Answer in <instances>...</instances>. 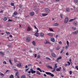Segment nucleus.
<instances>
[{
  "instance_id": "393cba45",
  "label": "nucleus",
  "mask_w": 78,
  "mask_h": 78,
  "mask_svg": "<svg viewBox=\"0 0 78 78\" xmlns=\"http://www.w3.org/2000/svg\"><path fill=\"white\" fill-rule=\"evenodd\" d=\"M35 36L37 37L39 36V34H38V33L37 32H36L35 34Z\"/></svg>"
},
{
  "instance_id": "69168bd1",
  "label": "nucleus",
  "mask_w": 78,
  "mask_h": 78,
  "mask_svg": "<svg viewBox=\"0 0 78 78\" xmlns=\"http://www.w3.org/2000/svg\"><path fill=\"white\" fill-rule=\"evenodd\" d=\"M3 12V10H1L0 12V13H1V12Z\"/></svg>"
},
{
  "instance_id": "bf43d9fd",
  "label": "nucleus",
  "mask_w": 78,
  "mask_h": 78,
  "mask_svg": "<svg viewBox=\"0 0 78 78\" xmlns=\"http://www.w3.org/2000/svg\"><path fill=\"white\" fill-rule=\"evenodd\" d=\"M25 68V69H27V68H28V66L27 65L26 66Z\"/></svg>"
},
{
  "instance_id": "774afa93",
  "label": "nucleus",
  "mask_w": 78,
  "mask_h": 78,
  "mask_svg": "<svg viewBox=\"0 0 78 78\" xmlns=\"http://www.w3.org/2000/svg\"><path fill=\"white\" fill-rule=\"evenodd\" d=\"M25 70H26V72L27 71H28V69H26Z\"/></svg>"
},
{
  "instance_id": "37998d69",
  "label": "nucleus",
  "mask_w": 78,
  "mask_h": 78,
  "mask_svg": "<svg viewBox=\"0 0 78 78\" xmlns=\"http://www.w3.org/2000/svg\"><path fill=\"white\" fill-rule=\"evenodd\" d=\"M60 48L59 47H58L57 48L56 50H58Z\"/></svg>"
},
{
  "instance_id": "473e14b6",
  "label": "nucleus",
  "mask_w": 78,
  "mask_h": 78,
  "mask_svg": "<svg viewBox=\"0 0 78 78\" xmlns=\"http://www.w3.org/2000/svg\"><path fill=\"white\" fill-rule=\"evenodd\" d=\"M0 54L2 55H4V54L2 52H0Z\"/></svg>"
},
{
  "instance_id": "4468645a",
  "label": "nucleus",
  "mask_w": 78,
  "mask_h": 78,
  "mask_svg": "<svg viewBox=\"0 0 78 78\" xmlns=\"http://www.w3.org/2000/svg\"><path fill=\"white\" fill-rule=\"evenodd\" d=\"M70 9L69 8H67L66 9V12H70Z\"/></svg>"
},
{
  "instance_id": "13d9d810",
  "label": "nucleus",
  "mask_w": 78,
  "mask_h": 78,
  "mask_svg": "<svg viewBox=\"0 0 78 78\" xmlns=\"http://www.w3.org/2000/svg\"><path fill=\"white\" fill-rule=\"evenodd\" d=\"M35 58H36V57H37V54H35Z\"/></svg>"
},
{
  "instance_id": "f257e3e1",
  "label": "nucleus",
  "mask_w": 78,
  "mask_h": 78,
  "mask_svg": "<svg viewBox=\"0 0 78 78\" xmlns=\"http://www.w3.org/2000/svg\"><path fill=\"white\" fill-rule=\"evenodd\" d=\"M45 73H46L47 75H51V76L52 77H53V76H54V74H51V73L50 72H46Z\"/></svg>"
},
{
  "instance_id": "864d4df0",
  "label": "nucleus",
  "mask_w": 78,
  "mask_h": 78,
  "mask_svg": "<svg viewBox=\"0 0 78 78\" xmlns=\"http://www.w3.org/2000/svg\"><path fill=\"white\" fill-rule=\"evenodd\" d=\"M9 37H12V35H10L9 36Z\"/></svg>"
},
{
  "instance_id": "6e6d98bb",
  "label": "nucleus",
  "mask_w": 78,
  "mask_h": 78,
  "mask_svg": "<svg viewBox=\"0 0 78 78\" xmlns=\"http://www.w3.org/2000/svg\"><path fill=\"white\" fill-rule=\"evenodd\" d=\"M16 66H13L12 67L13 69H16Z\"/></svg>"
},
{
  "instance_id": "b1692460",
  "label": "nucleus",
  "mask_w": 78,
  "mask_h": 78,
  "mask_svg": "<svg viewBox=\"0 0 78 78\" xmlns=\"http://www.w3.org/2000/svg\"><path fill=\"white\" fill-rule=\"evenodd\" d=\"M73 25H75V26H76V25H77V24H78V23L76 22H74L73 23Z\"/></svg>"
},
{
  "instance_id": "338daca9",
  "label": "nucleus",
  "mask_w": 78,
  "mask_h": 78,
  "mask_svg": "<svg viewBox=\"0 0 78 78\" xmlns=\"http://www.w3.org/2000/svg\"><path fill=\"white\" fill-rule=\"evenodd\" d=\"M31 66V64H29L28 65V66Z\"/></svg>"
},
{
  "instance_id": "09e8293b",
  "label": "nucleus",
  "mask_w": 78,
  "mask_h": 78,
  "mask_svg": "<svg viewBox=\"0 0 78 78\" xmlns=\"http://www.w3.org/2000/svg\"><path fill=\"white\" fill-rule=\"evenodd\" d=\"M3 64H7V63L6 62H5V61H4L3 62Z\"/></svg>"
},
{
  "instance_id": "f3484780",
  "label": "nucleus",
  "mask_w": 78,
  "mask_h": 78,
  "mask_svg": "<svg viewBox=\"0 0 78 78\" xmlns=\"http://www.w3.org/2000/svg\"><path fill=\"white\" fill-rule=\"evenodd\" d=\"M42 16L44 17V16H47L48 15V13H43L42 14Z\"/></svg>"
},
{
  "instance_id": "9b49d317",
  "label": "nucleus",
  "mask_w": 78,
  "mask_h": 78,
  "mask_svg": "<svg viewBox=\"0 0 78 78\" xmlns=\"http://www.w3.org/2000/svg\"><path fill=\"white\" fill-rule=\"evenodd\" d=\"M54 26H56L57 27H58L59 26V23H56L53 24Z\"/></svg>"
},
{
  "instance_id": "de8ad7c7",
  "label": "nucleus",
  "mask_w": 78,
  "mask_h": 78,
  "mask_svg": "<svg viewBox=\"0 0 78 78\" xmlns=\"http://www.w3.org/2000/svg\"><path fill=\"white\" fill-rule=\"evenodd\" d=\"M76 69H77V70H78V66H76Z\"/></svg>"
},
{
  "instance_id": "ea45409f",
  "label": "nucleus",
  "mask_w": 78,
  "mask_h": 78,
  "mask_svg": "<svg viewBox=\"0 0 78 78\" xmlns=\"http://www.w3.org/2000/svg\"><path fill=\"white\" fill-rule=\"evenodd\" d=\"M9 62L11 64H12V62H11V59L9 60Z\"/></svg>"
},
{
  "instance_id": "1a4fd4ad",
  "label": "nucleus",
  "mask_w": 78,
  "mask_h": 78,
  "mask_svg": "<svg viewBox=\"0 0 78 78\" xmlns=\"http://www.w3.org/2000/svg\"><path fill=\"white\" fill-rule=\"evenodd\" d=\"M31 29L30 27H27V31H31Z\"/></svg>"
},
{
  "instance_id": "f03ea898",
  "label": "nucleus",
  "mask_w": 78,
  "mask_h": 78,
  "mask_svg": "<svg viewBox=\"0 0 78 78\" xmlns=\"http://www.w3.org/2000/svg\"><path fill=\"white\" fill-rule=\"evenodd\" d=\"M66 44H67V45L65 47V49H68V48L69 47V41H67L66 42Z\"/></svg>"
},
{
  "instance_id": "e2e57ef3",
  "label": "nucleus",
  "mask_w": 78,
  "mask_h": 78,
  "mask_svg": "<svg viewBox=\"0 0 78 78\" xmlns=\"http://www.w3.org/2000/svg\"><path fill=\"white\" fill-rule=\"evenodd\" d=\"M29 17V16L28 15H27V16H25V17Z\"/></svg>"
},
{
  "instance_id": "a211bd4d",
  "label": "nucleus",
  "mask_w": 78,
  "mask_h": 78,
  "mask_svg": "<svg viewBox=\"0 0 78 78\" xmlns=\"http://www.w3.org/2000/svg\"><path fill=\"white\" fill-rule=\"evenodd\" d=\"M61 67H60L59 68H58L56 69L57 71H61Z\"/></svg>"
},
{
  "instance_id": "ddd939ff",
  "label": "nucleus",
  "mask_w": 78,
  "mask_h": 78,
  "mask_svg": "<svg viewBox=\"0 0 78 78\" xmlns=\"http://www.w3.org/2000/svg\"><path fill=\"white\" fill-rule=\"evenodd\" d=\"M62 58V57L61 56L59 57L58 58L56 59L57 62H58L59 61H58V60H59V59H61Z\"/></svg>"
},
{
  "instance_id": "f8f14e48",
  "label": "nucleus",
  "mask_w": 78,
  "mask_h": 78,
  "mask_svg": "<svg viewBox=\"0 0 78 78\" xmlns=\"http://www.w3.org/2000/svg\"><path fill=\"white\" fill-rule=\"evenodd\" d=\"M78 30L75 31L73 33V34H75V35L77 34H78Z\"/></svg>"
},
{
  "instance_id": "5701e85b",
  "label": "nucleus",
  "mask_w": 78,
  "mask_h": 78,
  "mask_svg": "<svg viewBox=\"0 0 78 78\" xmlns=\"http://www.w3.org/2000/svg\"><path fill=\"white\" fill-rule=\"evenodd\" d=\"M21 78H26V76L25 75H23L21 77Z\"/></svg>"
},
{
  "instance_id": "72a5a7b5",
  "label": "nucleus",
  "mask_w": 78,
  "mask_h": 78,
  "mask_svg": "<svg viewBox=\"0 0 78 78\" xmlns=\"http://www.w3.org/2000/svg\"><path fill=\"white\" fill-rule=\"evenodd\" d=\"M6 33L7 34H10V32H9L6 31Z\"/></svg>"
},
{
  "instance_id": "0e129e2a",
  "label": "nucleus",
  "mask_w": 78,
  "mask_h": 78,
  "mask_svg": "<svg viewBox=\"0 0 78 78\" xmlns=\"http://www.w3.org/2000/svg\"><path fill=\"white\" fill-rule=\"evenodd\" d=\"M31 71H30L28 72V73H31Z\"/></svg>"
},
{
  "instance_id": "58836bf2",
  "label": "nucleus",
  "mask_w": 78,
  "mask_h": 78,
  "mask_svg": "<svg viewBox=\"0 0 78 78\" xmlns=\"http://www.w3.org/2000/svg\"><path fill=\"white\" fill-rule=\"evenodd\" d=\"M11 6H14V3H11Z\"/></svg>"
},
{
  "instance_id": "3c124183",
  "label": "nucleus",
  "mask_w": 78,
  "mask_h": 78,
  "mask_svg": "<svg viewBox=\"0 0 78 78\" xmlns=\"http://www.w3.org/2000/svg\"><path fill=\"white\" fill-rule=\"evenodd\" d=\"M66 56H68V55H69V52L66 53Z\"/></svg>"
},
{
  "instance_id": "dca6fc26",
  "label": "nucleus",
  "mask_w": 78,
  "mask_h": 78,
  "mask_svg": "<svg viewBox=\"0 0 78 78\" xmlns=\"http://www.w3.org/2000/svg\"><path fill=\"white\" fill-rule=\"evenodd\" d=\"M17 67H22V64L20 63L17 64Z\"/></svg>"
},
{
  "instance_id": "5fc2aeb1",
  "label": "nucleus",
  "mask_w": 78,
  "mask_h": 78,
  "mask_svg": "<svg viewBox=\"0 0 78 78\" xmlns=\"http://www.w3.org/2000/svg\"><path fill=\"white\" fill-rule=\"evenodd\" d=\"M67 63L68 64L69 66L70 65V63L69 62H68Z\"/></svg>"
},
{
  "instance_id": "a19ab883",
  "label": "nucleus",
  "mask_w": 78,
  "mask_h": 78,
  "mask_svg": "<svg viewBox=\"0 0 78 78\" xmlns=\"http://www.w3.org/2000/svg\"><path fill=\"white\" fill-rule=\"evenodd\" d=\"M69 72L70 74V75H72V71H70Z\"/></svg>"
},
{
  "instance_id": "c9c22d12",
  "label": "nucleus",
  "mask_w": 78,
  "mask_h": 78,
  "mask_svg": "<svg viewBox=\"0 0 78 78\" xmlns=\"http://www.w3.org/2000/svg\"><path fill=\"white\" fill-rule=\"evenodd\" d=\"M19 74V72H17L16 73V74L15 75L16 76H18V74Z\"/></svg>"
},
{
  "instance_id": "e433bc0d",
  "label": "nucleus",
  "mask_w": 78,
  "mask_h": 78,
  "mask_svg": "<svg viewBox=\"0 0 78 78\" xmlns=\"http://www.w3.org/2000/svg\"><path fill=\"white\" fill-rule=\"evenodd\" d=\"M13 14L14 15H17V12H14Z\"/></svg>"
},
{
  "instance_id": "4c0bfd02",
  "label": "nucleus",
  "mask_w": 78,
  "mask_h": 78,
  "mask_svg": "<svg viewBox=\"0 0 78 78\" xmlns=\"http://www.w3.org/2000/svg\"><path fill=\"white\" fill-rule=\"evenodd\" d=\"M33 45H36V43L34 41H33Z\"/></svg>"
},
{
  "instance_id": "7c9ffc66",
  "label": "nucleus",
  "mask_w": 78,
  "mask_h": 78,
  "mask_svg": "<svg viewBox=\"0 0 78 78\" xmlns=\"http://www.w3.org/2000/svg\"><path fill=\"white\" fill-rule=\"evenodd\" d=\"M10 78H14V76L12 75H11L9 77Z\"/></svg>"
},
{
  "instance_id": "2f4dec72",
  "label": "nucleus",
  "mask_w": 78,
  "mask_h": 78,
  "mask_svg": "<svg viewBox=\"0 0 78 78\" xmlns=\"http://www.w3.org/2000/svg\"><path fill=\"white\" fill-rule=\"evenodd\" d=\"M53 69L54 70H52V72H55V70H56V69H55V68H53Z\"/></svg>"
},
{
  "instance_id": "39448f33",
  "label": "nucleus",
  "mask_w": 78,
  "mask_h": 78,
  "mask_svg": "<svg viewBox=\"0 0 78 78\" xmlns=\"http://www.w3.org/2000/svg\"><path fill=\"white\" fill-rule=\"evenodd\" d=\"M68 21H69V18H68V17H66L65 19L64 23H67L68 22Z\"/></svg>"
},
{
  "instance_id": "cd10ccee",
  "label": "nucleus",
  "mask_w": 78,
  "mask_h": 78,
  "mask_svg": "<svg viewBox=\"0 0 78 78\" xmlns=\"http://www.w3.org/2000/svg\"><path fill=\"white\" fill-rule=\"evenodd\" d=\"M37 70H39V71H40V72H42V70H41V69H40V68H37Z\"/></svg>"
},
{
  "instance_id": "412c9836",
  "label": "nucleus",
  "mask_w": 78,
  "mask_h": 78,
  "mask_svg": "<svg viewBox=\"0 0 78 78\" xmlns=\"http://www.w3.org/2000/svg\"><path fill=\"white\" fill-rule=\"evenodd\" d=\"M49 30L50 31H52V32H53L54 31L53 30V29H52L51 28H49Z\"/></svg>"
},
{
  "instance_id": "7ed1b4c3",
  "label": "nucleus",
  "mask_w": 78,
  "mask_h": 78,
  "mask_svg": "<svg viewBox=\"0 0 78 78\" xmlns=\"http://www.w3.org/2000/svg\"><path fill=\"white\" fill-rule=\"evenodd\" d=\"M45 11L47 13H50V10L48 8H46L45 9Z\"/></svg>"
},
{
  "instance_id": "c85d7f7f",
  "label": "nucleus",
  "mask_w": 78,
  "mask_h": 78,
  "mask_svg": "<svg viewBox=\"0 0 78 78\" xmlns=\"http://www.w3.org/2000/svg\"><path fill=\"white\" fill-rule=\"evenodd\" d=\"M58 67V66H57V64H55L54 68H57Z\"/></svg>"
},
{
  "instance_id": "a18cd8bd",
  "label": "nucleus",
  "mask_w": 78,
  "mask_h": 78,
  "mask_svg": "<svg viewBox=\"0 0 78 78\" xmlns=\"http://www.w3.org/2000/svg\"><path fill=\"white\" fill-rule=\"evenodd\" d=\"M72 29L74 30H76V28L75 27H72Z\"/></svg>"
},
{
  "instance_id": "2eb2a0df",
  "label": "nucleus",
  "mask_w": 78,
  "mask_h": 78,
  "mask_svg": "<svg viewBox=\"0 0 78 78\" xmlns=\"http://www.w3.org/2000/svg\"><path fill=\"white\" fill-rule=\"evenodd\" d=\"M51 55L53 57H56V56L54 53H51Z\"/></svg>"
},
{
  "instance_id": "c756f323",
  "label": "nucleus",
  "mask_w": 78,
  "mask_h": 78,
  "mask_svg": "<svg viewBox=\"0 0 78 78\" xmlns=\"http://www.w3.org/2000/svg\"><path fill=\"white\" fill-rule=\"evenodd\" d=\"M74 1L76 3H78V0H74Z\"/></svg>"
},
{
  "instance_id": "603ef678",
  "label": "nucleus",
  "mask_w": 78,
  "mask_h": 78,
  "mask_svg": "<svg viewBox=\"0 0 78 78\" xmlns=\"http://www.w3.org/2000/svg\"><path fill=\"white\" fill-rule=\"evenodd\" d=\"M63 51H64V49L62 50L60 52V53H62V52H63Z\"/></svg>"
},
{
  "instance_id": "bb28decb",
  "label": "nucleus",
  "mask_w": 78,
  "mask_h": 78,
  "mask_svg": "<svg viewBox=\"0 0 78 78\" xmlns=\"http://www.w3.org/2000/svg\"><path fill=\"white\" fill-rule=\"evenodd\" d=\"M40 35L41 37H44V34L43 33H41Z\"/></svg>"
},
{
  "instance_id": "0eeeda50",
  "label": "nucleus",
  "mask_w": 78,
  "mask_h": 78,
  "mask_svg": "<svg viewBox=\"0 0 78 78\" xmlns=\"http://www.w3.org/2000/svg\"><path fill=\"white\" fill-rule=\"evenodd\" d=\"M30 16H33L34 15V12H30Z\"/></svg>"
},
{
  "instance_id": "aec40b11",
  "label": "nucleus",
  "mask_w": 78,
  "mask_h": 78,
  "mask_svg": "<svg viewBox=\"0 0 78 78\" xmlns=\"http://www.w3.org/2000/svg\"><path fill=\"white\" fill-rule=\"evenodd\" d=\"M47 67H48V68H49V69H53V68L52 67L50 66H47Z\"/></svg>"
},
{
  "instance_id": "680f3d73",
  "label": "nucleus",
  "mask_w": 78,
  "mask_h": 78,
  "mask_svg": "<svg viewBox=\"0 0 78 78\" xmlns=\"http://www.w3.org/2000/svg\"><path fill=\"white\" fill-rule=\"evenodd\" d=\"M8 21H9V22H12V20H9Z\"/></svg>"
},
{
  "instance_id": "20e7f679",
  "label": "nucleus",
  "mask_w": 78,
  "mask_h": 78,
  "mask_svg": "<svg viewBox=\"0 0 78 78\" xmlns=\"http://www.w3.org/2000/svg\"><path fill=\"white\" fill-rule=\"evenodd\" d=\"M26 41L27 42H29L31 41V38L29 37H27L26 38Z\"/></svg>"
},
{
  "instance_id": "423d86ee",
  "label": "nucleus",
  "mask_w": 78,
  "mask_h": 78,
  "mask_svg": "<svg viewBox=\"0 0 78 78\" xmlns=\"http://www.w3.org/2000/svg\"><path fill=\"white\" fill-rule=\"evenodd\" d=\"M30 70L31 72V73L32 74L35 73H36V71L33 70V68H31Z\"/></svg>"
},
{
  "instance_id": "8fccbe9b",
  "label": "nucleus",
  "mask_w": 78,
  "mask_h": 78,
  "mask_svg": "<svg viewBox=\"0 0 78 78\" xmlns=\"http://www.w3.org/2000/svg\"><path fill=\"white\" fill-rule=\"evenodd\" d=\"M59 44H62V42H61V41H60L59 42Z\"/></svg>"
},
{
  "instance_id": "c03bdc74",
  "label": "nucleus",
  "mask_w": 78,
  "mask_h": 78,
  "mask_svg": "<svg viewBox=\"0 0 78 78\" xmlns=\"http://www.w3.org/2000/svg\"><path fill=\"white\" fill-rule=\"evenodd\" d=\"M60 16L61 18L62 19V16H63V15H62V14H61Z\"/></svg>"
},
{
  "instance_id": "4d7b16f0",
  "label": "nucleus",
  "mask_w": 78,
  "mask_h": 78,
  "mask_svg": "<svg viewBox=\"0 0 78 78\" xmlns=\"http://www.w3.org/2000/svg\"><path fill=\"white\" fill-rule=\"evenodd\" d=\"M40 58V55H38L37 56V58Z\"/></svg>"
},
{
  "instance_id": "9d476101",
  "label": "nucleus",
  "mask_w": 78,
  "mask_h": 78,
  "mask_svg": "<svg viewBox=\"0 0 78 78\" xmlns=\"http://www.w3.org/2000/svg\"><path fill=\"white\" fill-rule=\"evenodd\" d=\"M76 19V17H75L74 18V19H71L69 21V22H72V21H73V20H75Z\"/></svg>"
},
{
  "instance_id": "6ab92c4d",
  "label": "nucleus",
  "mask_w": 78,
  "mask_h": 78,
  "mask_svg": "<svg viewBox=\"0 0 78 78\" xmlns=\"http://www.w3.org/2000/svg\"><path fill=\"white\" fill-rule=\"evenodd\" d=\"M51 41H52V42H54L55 41V38H51Z\"/></svg>"
},
{
  "instance_id": "49530a36",
  "label": "nucleus",
  "mask_w": 78,
  "mask_h": 78,
  "mask_svg": "<svg viewBox=\"0 0 78 78\" xmlns=\"http://www.w3.org/2000/svg\"><path fill=\"white\" fill-rule=\"evenodd\" d=\"M4 75H4V74H3L2 73H1V76H2V77H3V76H4Z\"/></svg>"
},
{
  "instance_id": "a878e982",
  "label": "nucleus",
  "mask_w": 78,
  "mask_h": 78,
  "mask_svg": "<svg viewBox=\"0 0 78 78\" xmlns=\"http://www.w3.org/2000/svg\"><path fill=\"white\" fill-rule=\"evenodd\" d=\"M44 44H50V42L48 41H46L44 42Z\"/></svg>"
},
{
  "instance_id": "f704fd0d",
  "label": "nucleus",
  "mask_w": 78,
  "mask_h": 78,
  "mask_svg": "<svg viewBox=\"0 0 78 78\" xmlns=\"http://www.w3.org/2000/svg\"><path fill=\"white\" fill-rule=\"evenodd\" d=\"M37 74H38V75H41V73H40V72H39V71H37Z\"/></svg>"
},
{
  "instance_id": "79ce46f5",
  "label": "nucleus",
  "mask_w": 78,
  "mask_h": 78,
  "mask_svg": "<svg viewBox=\"0 0 78 78\" xmlns=\"http://www.w3.org/2000/svg\"><path fill=\"white\" fill-rule=\"evenodd\" d=\"M46 59H48V60H49V61L51 60V59H50V58H49L48 57H46Z\"/></svg>"
},
{
  "instance_id": "4be33fe9",
  "label": "nucleus",
  "mask_w": 78,
  "mask_h": 78,
  "mask_svg": "<svg viewBox=\"0 0 78 78\" xmlns=\"http://www.w3.org/2000/svg\"><path fill=\"white\" fill-rule=\"evenodd\" d=\"M7 20H8L7 17H5L3 18V20H4V21H6Z\"/></svg>"
},
{
  "instance_id": "6e6552de",
  "label": "nucleus",
  "mask_w": 78,
  "mask_h": 78,
  "mask_svg": "<svg viewBox=\"0 0 78 78\" xmlns=\"http://www.w3.org/2000/svg\"><path fill=\"white\" fill-rule=\"evenodd\" d=\"M47 35L48 36H51V37H52L53 36V34L51 33H49V34H48Z\"/></svg>"
},
{
  "instance_id": "052dcab7",
  "label": "nucleus",
  "mask_w": 78,
  "mask_h": 78,
  "mask_svg": "<svg viewBox=\"0 0 78 78\" xmlns=\"http://www.w3.org/2000/svg\"><path fill=\"white\" fill-rule=\"evenodd\" d=\"M14 61H15V62H17V60H16V59H14Z\"/></svg>"
}]
</instances>
